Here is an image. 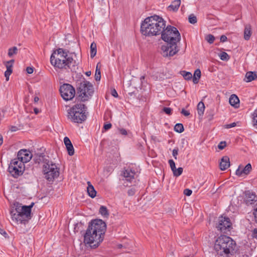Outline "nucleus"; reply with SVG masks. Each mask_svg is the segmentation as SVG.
Here are the masks:
<instances>
[{"mask_svg": "<svg viewBox=\"0 0 257 257\" xmlns=\"http://www.w3.org/2000/svg\"><path fill=\"white\" fill-rule=\"evenodd\" d=\"M93 92L92 85L88 81H82L79 86V97L82 101L87 100Z\"/></svg>", "mask_w": 257, "mask_h": 257, "instance_id": "obj_9", "label": "nucleus"}, {"mask_svg": "<svg viewBox=\"0 0 257 257\" xmlns=\"http://www.w3.org/2000/svg\"><path fill=\"white\" fill-rule=\"evenodd\" d=\"M226 146V142H221L218 146V148L220 150H222Z\"/></svg>", "mask_w": 257, "mask_h": 257, "instance_id": "obj_41", "label": "nucleus"}, {"mask_svg": "<svg viewBox=\"0 0 257 257\" xmlns=\"http://www.w3.org/2000/svg\"><path fill=\"white\" fill-rule=\"evenodd\" d=\"M62 97L66 101L72 100L75 95V90L70 84L64 83L59 89Z\"/></svg>", "mask_w": 257, "mask_h": 257, "instance_id": "obj_11", "label": "nucleus"}, {"mask_svg": "<svg viewBox=\"0 0 257 257\" xmlns=\"http://www.w3.org/2000/svg\"><path fill=\"white\" fill-rule=\"evenodd\" d=\"M111 124L110 123L105 124L103 126V128L105 130H109L111 128Z\"/></svg>", "mask_w": 257, "mask_h": 257, "instance_id": "obj_49", "label": "nucleus"}, {"mask_svg": "<svg viewBox=\"0 0 257 257\" xmlns=\"http://www.w3.org/2000/svg\"><path fill=\"white\" fill-rule=\"evenodd\" d=\"M161 38L166 42V45L161 47L162 55L164 57H171L175 55L179 50L177 43L181 40L180 34L177 29L171 26H168L164 29L161 33Z\"/></svg>", "mask_w": 257, "mask_h": 257, "instance_id": "obj_1", "label": "nucleus"}, {"mask_svg": "<svg viewBox=\"0 0 257 257\" xmlns=\"http://www.w3.org/2000/svg\"><path fill=\"white\" fill-rule=\"evenodd\" d=\"M227 40V37L225 35H222L220 37V41L224 42Z\"/></svg>", "mask_w": 257, "mask_h": 257, "instance_id": "obj_53", "label": "nucleus"}, {"mask_svg": "<svg viewBox=\"0 0 257 257\" xmlns=\"http://www.w3.org/2000/svg\"><path fill=\"white\" fill-rule=\"evenodd\" d=\"M184 130V126L182 123H177L174 126V131L177 133H181Z\"/></svg>", "mask_w": 257, "mask_h": 257, "instance_id": "obj_32", "label": "nucleus"}, {"mask_svg": "<svg viewBox=\"0 0 257 257\" xmlns=\"http://www.w3.org/2000/svg\"><path fill=\"white\" fill-rule=\"evenodd\" d=\"M39 100V98L38 96H35L34 97V100L35 102H37Z\"/></svg>", "mask_w": 257, "mask_h": 257, "instance_id": "obj_57", "label": "nucleus"}, {"mask_svg": "<svg viewBox=\"0 0 257 257\" xmlns=\"http://www.w3.org/2000/svg\"><path fill=\"white\" fill-rule=\"evenodd\" d=\"M201 73L199 69H197L195 71L193 77V82L194 84L198 83L199 80L201 77Z\"/></svg>", "mask_w": 257, "mask_h": 257, "instance_id": "obj_25", "label": "nucleus"}, {"mask_svg": "<svg viewBox=\"0 0 257 257\" xmlns=\"http://www.w3.org/2000/svg\"><path fill=\"white\" fill-rule=\"evenodd\" d=\"M99 213L104 217L107 218L109 216V212L107 208L104 206H101L99 209Z\"/></svg>", "mask_w": 257, "mask_h": 257, "instance_id": "obj_29", "label": "nucleus"}, {"mask_svg": "<svg viewBox=\"0 0 257 257\" xmlns=\"http://www.w3.org/2000/svg\"><path fill=\"white\" fill-rule=\"evenodd\" d=\"M12 72H10V71L6 70L5 72V76L6 78V80L8 81L9 80V77L10 75L12 74Z\"/></svg>", "mask_w": 257, "mask_h": 257, "instance_id": "obj_45", "label": "nucleus"}, {"mask_svg": "<svg viewBox=\"0 0 257 257\" xmlns=\"http://www.w3.org/2000/svg\"><path fill=\"white\" fill-rule=\"evenodd\" d=\"M163 111L167 114L170 115L172 114V109L170 107H164Z\"/></svg>", "mask_w": 257, "mask_h": 257, "instance_id": "obj_40", "label": "nucleus"}, {"mask_svg": "<svg viewBox=\"0 0 257 257\" xmlns=\"http://www.w3.org/2000/svg\"><path fill=\"white\" fill-rule=\"evenodd\" d=\"M230 166V161L228 157L223 156L220 160L219 167L221 170H225Z\"/></svg>", "mask_w": 257, "mask_h": 257, "instance_id": "obj_17", "label": "nucleus"}, {"mask_svg": "<svg viewBox=\"0 0 257 257\" xmlns=\"http://www.w3.org/2000/svg\"><path fill=\"white\" fill-rule=\"evenodd\" d=\"M212 118H213V115H210V118H209V120L212 119Z\"/></svg>", "mask_w": 257, "mask_h": 257, "instance_id": "obj_61", "label": "nucleus"}, {"mask_svg": "<svg viewBox=\"0 0 257 257\" xmlns=\"http://www.w3.org/2000/svg\"><path fill=\"white\" fill-rule=\"evenodd\" d=\"M86 107L82 103L77 104L68 110V118L76 123H82L87 117Z\"/></svg>", "mask_w": 257, "mask_h": 257, "instance_id": "obj_8", "label": "nucleus"}, {"mask_svg": "<svg viewBox=\"0 0 257 257\" xmlns=\"http://www.w3.org/2000/svg\"><path fill=\"white\" fill-rule=\"evenodd\" d=\"M26 71L28 74H32L34 71V69L33 67H28L26 69Z\"/></svg>", "mask_w": 257, "mask_h": 257, "instance_id": "obj_48", "label": "nucleus"}, {"mask_svg": "<svg viewBox=\"0 0 257 257\" xmlns=\"http://www.w3.org/2000/svg\"><path fill=\"white\" fill-rule=\"evenodd\" d=\"M99 63H98L96 67L95 79L96 81H99L101 78L100 66H99Z\"/></svg>", "mask_w": 257, "mask_h": 257, "instance_id": "obj_30", "label": "nucleus"}, {"mask_svg": "<svg viewBox=\"0 0 257 257\" xmlns=\"http://www.w3.org/2000/svg\"><path fill=\"white\" fill-rule=\"evenodd\" d=\"M3 137L1 135H0V146L3 144Z\"/></svg>", "mask_w": 257, "mask_h": 257, "instance_id": "obj_58", "label": "nucleus"}, {"mask_svg": "<svg viewBox=\"0 0 257 257\" xmlns=\"http://www.w3.org/2000/svg\"><path fill=\"white\" fill-rule=\"evenodd\" d=\"M252 236L257 239V229H254L252 232Z\"/></svg>", "mask_w": 257, "mask_h": 257, "instance_id": "obj_54", "label": "nucleus"}, {"mask_svg": "<svg viewBox=\"0 0 257 257\" xmlns=\"http://www.w3.org/2000/svg\"><path fill=\"white\" fill-rule=\"evenodd\" d=\"M85 74H86V75H87V76H90V75H91V71H87V72L85 73Z\"/></svg>", "mask_w": 257, "mask_h": 257, "instance_id": "obj_59", "label": "nucleus"}, {"mask_svg": "<svg viewBox=\"0 0 257 257\" xmlns=\"http://www.w3.org/2000/svg\"><path fill=\"white\" fill-rule=\"evenodd\" d=\"M255 79H257V72L248 71L246 73L244 80L246 82H249Z\"/></svg>", "mask_w": 257, "mask_h": 257, "instance_id": "obj_20", "label": "nucleus"}, {"mask_svg": "<svg viewBox=\"0 0 257 257\" xmlns=\"http://www.w3.org/2000/svg\"><path fill=\"white\" fill-rule=\"evenodd\" d=\"M219 57L221 60L227 61L229 59V56L227 53L223 52L219 54Z\"/></svg>", "mask_w": 257, "mask_h": 257, "instance_id": "obj_35", "label": "nucleus"}, {"mask_svg": "<svg viewBox=\"0 0 257 257\" xmlns=\"http://www.w3.org/2000/svg\"><path fill=\"white\" fill-rule=\"evenodd\" d=\"M87 191L88 195L91 198L95 197L96 196V191L90 182H87Z\"/></svg>", "mask_w": 257, "mask_h": 257, "instance_id": "obj_23", "label": "nucleus"}, {"mask_svg": "<svg viewBox=\"0 0 257 257\" xmlns=\"http://www.w3.org/2000/svg\"><path fill=\"white\" fill-rule=\"evenodd\" d=\"M253 124L257 128V110H255L253 113Z\"/></svg>", "mask_w": 257, "mask_h": 257, "instance_id": "obj_38", "label": "nucleus"}, {"mask_svg": "<svg viewBox=\"0 0 257 257\" xmlns=\"http://www.w3.org/2000/svg\"><path fill=\"white\" fill-rule=\"evenodd\" d=\"M181 113L186 116L190 115V112L188 111L185 110L184 109H182Z\"/></svg>", "mask_w": 257, "mask_h": 257, "instance_id": "obj_50", "label": "nucleus"}, {"mask_svg": "<svg viewBox=\"0 0 257 257\" xmlns=\"http://www.w3.org/2000/svg\"><path fill=\"white\" fill-rule=\"evenodd\" d=\"M14 63V60H13V59H12L10 61L5 62L4 63V64L7 68V71H10V72H13L12 68H13Z\"/></svg>", "mask_w": 257, "mask_h": 257, "instance_id": "obj_31", "label": "nucleus"}, {"mask_svg": "<svg viewBox=\"0 0 257 257\" xmlns=\"http://www.w3.org/2000/svg\"><path fill=\"white\" fill-rule=\"evenodd\" d=\"M64 143L66 146L69 155L72 156L74 154V149L70 139L66 137L64 139Z\"/></svg>", "mask_w": 257, "mask_h": 257, "instance_id": "obj_16", "label": "nucleus"}, {"mask_svg": "<svg viewBox=\"0 0 257 257\" xmlns=\"http://www.w3.org/2000/svg\"><path fill=\"white\" fill-rule=\"evenodd\" d=\"M205 39L209 44H212L213 43L215 38L212 35L209 34L205 36Z\"/></svg>", "mask_w": 257, "mask_h": 257, "instance_id": "obj_36", "label": "nucleus"}, {"mask_svg": "<svg viewBox=\"0 0 257 257\" xmlns=\"http://www.w3.org/2000/svg\"><path fill=\"white\" fill-rule=\"evenodd\" d=\"M230 104L235 108H238L239 106V100L235 94H232L229 98Z\"/></svg>", "mask_w": 257, "mask_h": 257, "instance_id": "obj_21", "label": "nucleus"}, {"mask_svg": "<svg viewBox=\"0 0 257 257\" xmlns=\"http://www.w3.org/2000/svg\"><path fill=\"white\" fill-rule=\"evenodd\" d=\"M34 205L32 203L29 206H21L19 203L14 204L10 211L11 219L16 224H26L31 219V208Z\"/></svg>", "mask_w": 257, "mask_h": 257, "instance_id": "obj_4", "label": "nucleus"}, {"mask_svg": "<svg viewBox=\"0 0 257 257\" xmlns=\"http://www.w3.org/2000/svg\"><path fill=\"white\" fill-rule=\"evenodd\" d=\"M111 95L115 97H117L118 96V94H117V93L116 92V91L115 90V89H113L111 90Z\"/></svg>", "mask_w": 257, "mask_h": 257, "instance_id": "obj_52", "label": "nucleus"}, {"mask_svg": "<svg viewBox=\"0 0 257 257\" xmlns=\"http://www.w3.org/2000/svg\"><path fill=\"white\" fill-rule=\"evenodd\" d=\"M91 236L93 238H92V237L90 238V239H91L90 240H89V241L88 240H86V233H85L84 234V242L85 244H89V246H91V247L96 248L99 245L100 242H101L102 241H98V240H97V241H95L96 239L94 238V235L91 234Z\"/></svg>", "mask_w": 257, "mask_h": 257, "instance_id": "obj_18", "label": "nucleus"}, {"mask_svg": "<svg viewBox=\"0 0 257 257\" xmlns=\"http://www.w3.org/2000/svg\"><path fill=\"white\" fill-rule=\"evenodd\" d=\"M231 225V223L228 217L221 216L219 218V223L216 226V228L221 232L226 233L227 231L229 230Z\"/></svg>", "mask_w": 257, "mask_h": 257, "instance_id": "obj_12", "label": "nucleus"}, {"mask_svg": "<svg viewBox=\"0 0 257 257\" xmlns=\"http://www.w3.org/2000/svg\"><path fill=\"white\" fill-rule=\"evenodd\" d=\"M12 131H16V127L15 126H12L11 128Z\"/></svg>", "mask_w": 257, "mask_h": 257, "instance_id": "obj_60", "label": "nucleus"}, {"mask_svg": "<svg viewBox=\"0 0 257 257\" xmlns=\"http://www.w3.org/2000/svg\"><path fill=\"white\" fill-rule=\"evenodd\" d=\"M73 61V59L68 57L67 53L62 48L54 51L50 57L51 64L59 69L69 68Z\"/></svg>", "mask_w": 257, "mask_h": 257, "instance_id": "obj_6", "label": "nucleus"}, {"mask_svg": "<svg viewBox=\"0 0 257 257\" xmlns=\"http://www.w3.org/2000/svg\"><path fill=\"white\" fill-rule=\"evenodd\" d=\"M183 168L182 167H179L178 169H175L173 172V175L175 177H178L181 175L183 172Z\"/></svg>", "mask_w": 257, "mask_h": 257, "instance_id": "obj_34", "label": "nucleus"}, {"mask_svg": "<svg viewBox=\"0 0 257 257\" xmlns=\"http://www.w3.org/2000/svg\"><path fill=\"white\" fill-rule=\"evenodd\" d=\"M119 133L122 135L126 136L127 134L126 130L124 128H120L119 129Z\"/></svg>", "mask_w": 257, "mask_h": 257, "instance_id": "obj_46", "label": "nucleus"}, {"mask_svg": "<svg viewBox=\"0 0 257 257\" xmlns=\"http://www.w3.org/2000/svg\"><path fill=\"white\" fill-rule=\"evenodd\" d=\"M180 4V0H175L172 3L171 5L169 6L168 8L170 9V10L173 11H177L178 10Z\"/></svg>", "mask_w": 257, "mask_h": 257, "instance_id": "obj_24", "label": "nucleus"}, {"mask_svg": "<svg viewBox=\"0 0 257 257\" xmlns=\"http://www.w3.org/2000/svg\"><path fill=\"white\" fill-rule=\"evenodd\" d=\"M189 22L190 23L195 24L197 23V18L193 14H191L189 16Z\"/></svg>", "mask_w": 257, "mask_h": 257, "instance_id": "obj_37", "label": "nucleus"}, {"mask_svg": "<svg viewBox=\"0 0 257 257\" xmlns=\"http://www.w3.org/2000/svg\"><path fill=\"white\" fill-rule=\"evenodd\" d=\"M205 110L204 104L202 101H200L197 105L198 113L200 116H202Z\"/></svg>", "mask_w": 257, "mask_h": 257, "instance_id": "obj_26", "label": "nucleus"}, {"mask_svg": "<svg viewBox=\"0 0 257 257\" xmlns=\"http://www.w3.org/2000/svg\"><path fill=\"white\" fill-rule=\"evenodd\" d=\"M18 49L17 47L14 46L8 50V55L9 57H13L18 53Z\"/></svg>", "mask_w": 257, "mask_h": 257, "instance_id": "obj_27", "label": "nucleus"}, {"mask_svg": "<svg viewBox=\"0 0 257 257\" xmlns=\"http://www.w3.org/2000/svg\"><path fill=\"white\" fill-rule=\"evenodd\" d=\"M181 75L183 76L185 80H190L192 78V75L191 73L189 72H186L185 71H182L181 72Z\"/></svg>", "mask_w": 257, "mask_h": 257, "instance_id": "obj_33", "label": "nucleus"}, {"mask_svg": "<svg viewBox=\"0 0 257 257\" xmlns=\"http://www.w3.org/2000/svg\"><path fill=\"white\" fill-rule=\"evenodd\" d=\"M122 175L127 181L131 182L132 180L135 178V172L131 169L127 168L123 171Z\"/></svg>", "mask_w": 257, "mask_h": 257, "instance_id": "obj_19", "label": "nucleus"}, {"mask_svg": "<svg viewBox=\"0 0 257 257\" xmlns=\"http://www.w3.org/2000/svg\"><path fill=\"white\" fill-rule=\"evenodd\" d=\"M192 193V191L189 189H185L184 190V194L188 196H189L191 195Z\"/></svg>", "mask_w": 257, "mask_h": 257, "instance_id": "obj_42", "label": "nucleus"}, {"mask_svg": "<svg viewBox=\"0 0 257 257\" xmlns=\"http://www.w3.org/2000/svg\"><path fill=\"white\" fill-rule=\"evenodd\" d=\"M96 44L93 42L90 45V57L93 58L96 54Z\"/></svg>", "mask_w": 257, "mask_h": 257, "instance_id": "obj_28", "label": "nucleus"}, {"mask_svg": "<svg viewBox=\"0 0 257 257\" xmlns=\"http://www.w3.org/2000/svg\"><path fill=\"white\" fill-rule=\"evenodd\" d=\"M34 112L36 114H37L39 112V110L37 108H35L34 109Z\"/></svg>", "mask_w": 257, "mask_h": 257, "instance_id": "obj_56", "label": "nucleus"}, {"mask_svg": "<svg viewBox=\"0 0 257 257\" xmlns=\"http://www.w3.org/2000/svg\"><path fill=\"white\" fill-rule=\"evenodd\" d=\"M251 170V166L250 164H247L244 167L240 165L236 170L235 174L238 176L241 177L243 175H248Z\"/></svg>", "mask_w": 257, "mask_h": 257, "instance_id": "obj_14", "label": "nucleus"}, {"mask_svg": "<svg viewBox=\"0 0 257 257\" xmlns=\"http://www.w3.org/2000/svg\"><path fill=\"white\" fill-rule=\"evenodd\" d=\"M39 161H43L42 172L44 178L48 181H53L59 176V168L55 163L44 158L43 156H39Z\"/></svg>", "mask_w": 257, "mask_h": 257, "instance_id": "obj_7", "label": "nucleus"}, {"mask_svg": "<svg viewBox=\"0 0 257 257\" xmlns=\"http://www.w3.org/2000/svg\"><path fill=\"white\" fill-rule=\"evenodd\" d=\"M251 35V27L250 25L247 24L245 25L244 30V39L245 40H248Z\"/></svg>", "mask_w": 257, "mask_h": 257, "instance_id": "obj_22", "label": "nucleus"}, {"mask_svg": "<svg viewBox=\"0 0 257 257\" xmlns=\"http://www.w3.org/2000/svg\"><path fill=\"white\" fill-rule=\"evenodd\" d=\"M118 247L119 248H121L122 247V245L121 244H119L118 245Z\"/></svg>", "mask_w": 257, "mask_h": 257, "instance_id": "obj_62", "label": "nucleus"}, {"mask_svg": "<svg viewBox=\"0 0 257 257\" xmlns=\"http://www.w3.org/2000/svg\"><path fill=\"white\" fill-rule=\"evenodd\" d=\"M166 22L157 15L149 17L142 22L141 31L143 35L148 37L161 34L165 28Z\"/></svg>", "mask_w": 257, "mask_h": 257, "instance_id": "obj_2", "label": "nucleus"}, {"mask_svg": "<svg viewBox=\"0 0 257 257\" xmlns=\"http://www.w3.org/2000/svg\"><path fill=\"white\" fill-rule=\"evenodd\" d=\"M244 200L247 204H251L257 201V196L255 193L248 191L245 192Z\"/></svg>", "mask_w": 257, "mask_h": 257, "instance_id": "obj_15", "label": "nucleus"}, {"mask_svg": "<svg viewBox=\"0 0 257 257\" xmlns=\"http://www.w3.org/2000/svg\"><path fill=\"white\" fill-rule=\"evenodd\" d=\"M8 170L12 176L17 178L23 174L25 170V165L20 160L14 159L11 161Z\"/></svg>", "mask_w": 257, "mask_h": 257, "instance_id": "obj_10", "label": "nucleus"}, {"mask_svg": "<svg viewBox=\"0 0 257 257\" xmlns=\"http://www.w3.org/2000/svg\"><path fill=\"white\" fill-rule=\"evenodd\" d=\"M73 0H68V2H72Z\"/></svg>", "mask_w": 257, "mask_h": 257, "instance_id": "obj_63", "label": "nucleus"}, {"mask_svg": "<svg viewBox=\"0 0 257 257\" xmlns=\"http://www.w3.org/2000/svg\"><path fill=\"white\" fill-rule=\"evenodd\" d=\"M169 163L171 169V170L173 171L176 169L175 163L173 160H169Z\"/></svg>", "mask_w": 257, "mask_h": 257, "instance_id": "obj_39", "label": "nucleus"}, {"mask_svg": "<svg viewBox=\"0 0 257 257\" xmlns=\"http://www.w3.org/2000/svg\"><path fill=\"white\" fill-rule=\"evenodd\" d=\"M172 154H173V156H174V157L175 158V159H176L177 156L178 155V150L174 149L173 150Z\"/></svg>", "mask_w": 257, "mask_h": 257, "instance_id": "obj_51", "label": "nucleus"}, {"mask_svg": "<svg viewBox=\"0 0 257 257\" xmlns=\"http://www.w3.org/2000/svg\"><path fill=\"white\" fill-rule=\"evenodd\" d=\"M32 157V154L29 150L22 149L18 152L17 159L24 164L25 163L30 161Z\"/></svg>", "mask_w": 257, "mask_h": 257, "instance_id": "obj_13", "label": "nucleus"}, {"mask_svg": "<svg viewBox=\"0 0 257 257\" xmlns=\"http://www.w3.org/2000/svg\"><path fill=\"white\" fill-rule=\"evenodd\" d=\"M214 249L216 253L221 256L230 257L237 251L235 242L230 237L221 235L217 238L214 244Z\"/></svg>", "mask_w": 257, "mask_h": 257, "instance_id": "obj_3", "label": "nucleus"}, {"mask_svg": "<svg viewBox=\"0 0 257 257\" xmlns=\"http://www.w3.org/2000/svg\"><path fill=\"white\" fill-rule=\"evenodd\" d=\"M0 233L4 235L5 237H6V235H7L6 232L3 229H0Z\"/></svg>", "mask_w": 257, "mask_h": 257, "instance_id": "obj_55", "label": "nucleus"}, {"mask_svg": "<svg viewBox=\"0 0 257 257\" xmlns=\"http://www.w3.org/2000/svg\"><path fill=\"white\" fill-rule=\"evenodd\" d=\"M106 223L101 219H95L90 222L86 231V239L90 240L93 238L91 234L94 235V238L98 241H102L106 231Z\"/></svg>", "mask_w": 257, "mask_h": 257, "instance_id": "obj_5", "label": "nucleus"}, {"mask_svg": "<svg viewBox=\"0 0 257 257\" xmlns=\"http://www.w3.org/2000/svg\"><path fill=\"white\" fill-rule=\"evenodd\" d=\"M253 214L254 216V221L257 223V206L254 207Z\"/></svg>", "mask_w": 257, "mask_h": 257, "instance_id": "obj_44", "label": "nucleus"}, {"mask_svg": "<svg viewBox=\"0 0 257 257\" xmlns=\"http://www.w3.org/2000/svg\"><path fill=\"white\" fill-rule=\"evenodd\" d=\"M136 193V190L134 188H131L127 191V194L128 196H133Z\"/></svg>", "mask_w": 257, "mask_h": 257, "instance_id": "obj_43", "label": "nucleus"}, {"mask_svg": "<svg viewBox=\"0 0 257 257\" xmlns=\"http://www.w3.org/2000/svg\"><path fill=\"white\" fill-rule=\"evenodd\" d=\"M236 125L235 122H233L228 124L226 125L225 128H229L235 126Z\"/></svg>", "mask_w": 257, "mask_h": 257, "instance_id": "obj_47", "label": "nucleus"}]
</instances>
